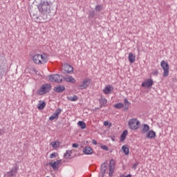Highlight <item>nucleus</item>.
<instances>
[{"label":"nucleus","instance_id":"39448f33","mask_svg":"<svg viewBox=\"0 0 177 177\" xmlns=\"http://www.w3.org/2000/svg\"><path fill=\"white\" fill-rule=\"evenodd\" d=\"M48 78L49 81H50L51 82L60 83L62 82V81H63V76L59 74L50 75Z\"/></svg>","mask_w":177,"mask_h":177},{"label":"nucleus","instance_id":"473e14b6","mask_svg":"<svg viewBox=\"0 0 177 177\" xmlns=\"http://www.w3.org/2000/svg\"><path fill=\"white\" fill-rule=\"evenodd\" d=\"M103 10V6L102 5H97L95 6V10L100 12V10Z\"/></svg>","mask_w":177,"mask_h":177},{"label":"nucleus","instance_id":"ddd939ff","mask_svg":"<svg viewBox=\"0 0 177 177\" xmlns=\"http://www.w3.org/2000/svg\"><path fill=\"white\" fill-rule=\"evenodd\" d=\"M153 86V80L148 79L147 81L142 82V86L143 88H151Z\"/></svg>","mask_w":177,"mask_h":177},{"label":"nucleus","instance_id":"2f4dec72","mask_svg":"<svg viewBox=\"0 0 177 177\" xmlns=\"http://www.w3.org/2000/svg\"><path fill=\"white\" fill-rule=\"evenodd\" d=\"M104 127H109V128H111V122H109V121H104Z\"/></svg>","mask_w":177,"mask_h":177},{"label":"nucleus","instance_id":"9d476101","mask_svg":"<svg viewBox=\"0 0 177 177\" xmlns=\"http://www.w3.org/2000/svg\"><path fill=\"white\" fill-rule=\"evenodd\" d=\"M48 164L50 167H52L53 169H54L55 171H57L59 169V167L60 166V164H62V160L50 162Z\"/></svg>","mask_w":177,"mask_h":177},{"label":"nucleus","instance_id":"20e7f679","mask_svg":"<svg viewBox=\"0 0 177 177\" xmlns=\"http://www.w3.org/2000/svg\"><path fill=\"white\" fill-rule=\"evenodd\" d=\"M160 66L163 70V77H168L169 75V65L167 62L162 60L160 62Z\"/></svg>","mask_w":177,"mask_h":177},{"label":"nucleus","instance_id":"7ed1b4c3","mask_svg":"<svg viewBox=\"0 0 177 177\" xmlns=\"http://www.w3.org/2000/svg\"><path fill=\"white\" fill-rule=\"evenodd\" d=\"M128 125L131 131H137L140 128V121L136 118H132L129 120Z\"/></svg>","mask_w":177,"mask_h":177},{"label":"nucleus","instance_id":"4468645a","mask_svg":"<svg viewBox=\"0 0 177 177\" xmlns=\"http://www.w3.org/2000/svg\"><path fill=\"white\" fill-rule=\"evenodd\" d=\"M150 131V126L149 124H144L142 125L140 132L142 134L147 133Z\"/></svg>","mask_w":177,"mask_h":177},{"label":"nucleus","instance_id":"c756f323","mask_svg":"<svg viewBox=\"0 0 177 177\" xmlns=\"http://www.w3.org/2000/svg\"><path fill=\"white\" fill-rule=\"evenodd\" d=\"M3 74H5V69H3L2 65H0V78H2Z\"/></svg>","mask_w":177,"mask_h":177},{"label":"nucleus","instance_id":"412c9836","mask_svg":"<svg viewBox=\"0 0 177 177\" xmlns=\"http://www.w3.org/2000/svg\"><path fill=\"white\" fill-rule=\"evenodd\" d=\"M46 106V103L44 101H39V104H37V109L39 110H44Z\"/></svg>","mask_w":177,"mask_h":177},{"label":"nucleus","instance_id":"f257e3e1","mask_svg":"<svg viewBox=\"0 0 177 177\" xmlns=\"http://www.w3.org/2000/svg\"><path fill=\"white\" fill-rule=\"evenodd\" d=\"M32 60L35 64H45L48 62V55L45 53L35 54L32 56Z\"/></svg>","mask_w":177,"mask_h":177},{"label":"nucleus","instance_id":"393cba45","mask_svg":"<svg viewBox=\"0 0 177 177\" xmlns=\"http://www.w3.org/2000/svg\"><path fill=\"white\" fill-rule=\"evenodd\" d=\"M122 150H123V153H124L125 156H129V147L127 145H123L122 147Z\"/></svg>","mask_w":177,"mask_h":177},{"label":"nucleus","instance_id":"5701e85b","mask_svg":"<svg viewBox=\"0 0 177 177\" xmlns=\"http://www.w3.org/2000/svg\"><path fill=\"white\" fill-rule=\"evenodd\" d=\"M128 135V130H124L120 136V142H124L127 139V136Z\"/></svg>","mask_w":177,"mask_h":177},{"label":"nucleus","instance_id":"4be33fe9","mask_svg":"<svg viewBox=\"0 0 177 177\" xmlns=\"http://www.w3.org/2000/svg\"><path fill=\"white\" fill-rule=\"evenodd\" d=\"M64 89H66L64 86H57L54 88V91L55 92H57L58 93H60L63 92V91H64Z\"/></svg>","mask_w":177,"mask_h":177},{"label":"nucleus","instance_id":"f704fd0d","mask_svg":"<svg viewBox=\"0 0 177 177\" xmlns=\"http://www.w3.org/2000/svg\"><path fill=\"white\" fill-rule=\"evenodd\" d=\"M101 149H102V150H109V147H107L106 145L101 146Z\"/></svg>","mask_w":177,"mask_h":177},{"label":"nucleus","instance_id":"6ab92c4d","mask_svg":"<svg viewBox=\"0 0 177 177\" xmlns=\"http://www.w3.org/2000/svg\"><path fill=\"white\" fill-rule=\"evenodd\" d=\"M64 70L66 73H73V71H74V68H73V66H71V65L66 64L64 66Z\"/></svg>","mask_w":177,"mask_h":177},{"label":"nucleus","instance_id":"a878e982","mask_svg":"<svg viewBox=\"0 0 177 177\" xmlns=\"http://www.w3.org/2000/svg\"><path fill=\"white\" fill-rule=\"evenodd\" d=\"M50 146H52V147L53 149H58V147L60 146V142L59 141H54L50 142Z\"/></svg>","mask_w":177,"mask_h":177},{"label":"nucleus","instance_id":"c85d7f7f","mask_svg":"<svg viewBox=\"0 0 177 177\" xmlns=\"http://www.w3.org/2000/svg\"><path fill=\"white\" fill-rule=\"evenodd\" d=\"M123 106H124V104L122 103H118L113 105V107L115 109H122Z\"/></svg>","mask_w":177,"mask_h":177},{"label":"nucleus","instance_id":"ea45409f","mask_svg":"<svg viewBox=\"0 0 177 177\" xmlns=\"http://www.w3.org/2000/svg\"><path fill=\"white\" fill-rule=\"evenodd\" d=\"M132 176H131V174H129V175H127V176H124V177H131Z\"/></svg>","mask_w":177,"mask_h":177},{"label":"nucleus","instance_id":"e433bc0d","mask_svg":"<svg viewBox=\"0 0 177 177\" xmlns=\"http://www.w3.org/2000/svg\"><path fill=\"white\" fill-rule=\"evenodd\" d=\"M153 75H158V71H155L153 73Z\"/></svg>","mask_w":177,"mask_h":177},{"label":"nucleus","instance_id":"c9c22d12","mask_svg":"<svg viewBox=\"0 0 177 177\" xmlns=\"http://www.w3.org/2000/svg\"><path fill=\"white\" fill-rule=\"evenodd\" d=\"M53 157H56V153H53L50 155V158H53Z\"/></svg>","mask_w":177,"mask_h":177},{"label":"nucleus","instance_id":"4c0bfd02","mask_svg":"<svg viewBox=\"0 0 177 177\" xmlns=\"http://www.w3.org/2000/svg\"><path fill=\"white\" fill-rule=\"evenodd\" d=\"M72 146L73 147H78V144L73 143Z\"/></svg>","mask_w":177,"mask_h":177},{"label":"nucleus","instance_id":"bb28decb","mask_svg":"<svg viewBox=\"0 0 177 177\" xmlns=\"http://www.w3.org/2000/svg\"><path fill=\"white\" fill-rule=\"evenodd\" d=\"M124 110H128L129 106H131V102L128 101V99H124Z\"/></svg>","mask_w":177,"mask_h":177},{"label":"nucleus","instance_id":"72a5a7b5","mask_svg":"<svg viewBox=\"0 0 177 177\" xmlns=\"http://www.w3.org/2000/svg\"><path fill=\"white\" fill-rule=\"evenodd\" d=\"M77 99L78 97H77V95H74L73 97H71L69 100H71V102H75L77 100Z\"/></svg>","mask_w":177,"mask_h":177},{"label":"nucleus","instance_id":"f3484780","mask_svg":"<svg viewBox=\"0 0 177 177\" xmlns=\"http://www.w3.org/2000/svg\"><path fill=\"white\" fill-rule=\"evenodd\" d=\"M64 80L66 82H71V84H75V82H77L75 80V79H74V77H73V76H70V75H66L64 77Z\"/></svg>","mask_w":177,"mask_h":177},{"label":"nucleus","instance_id":"dca6fc26","mask_svg":"<svg viewBox=\"0 0 177 177\" xmlns=\"http://www.w3.org/2000/svg\"><path fill=\"white\" fill-rule=\"evenodd\" d=\"M17 169H19V168L17 167V166H15L11 169L10 171L7 173V176H9V177L15 176L16 174H17Z\"/></svg>","mask_w":177,"mask_h":177},{"label":"nucleus","instance_id":"aec40b11","mask_svg":"<svg viewBox=\"0 0 177 177\" xmlns=\"http://www.w3.org/2000/svg\"><path fill=\"white\" fill-rule=\"evenodd\" d=\"M101 107H104L107 104V100L104 97H101L99 100Z\"/></svg>","mask_w":177,"mask_h":177},{"label":"nucleus","instance_id":"58836bf2","mask_svg":"<svg viewBox=\"0 0 177 177\" xmlns=\"http://www.w3.org/2000/svg\"><path fill=\"white\" fill-rule=\"evenodd\" d=\"M93 144L97 145V142H96V140H93Z\"/></svg>","mask_w":177,"mask_h":177},{"label":"nucleus","instance_id":"a19ab883","mask_svg":"<svg viewBox=\"0 0 177 177\" xmlns=\"http://www.w3.org/2000/svg\"><path fill=\"white\" fill-rule=\"evenodd\" d=\"M133 167H136V165H134V166Z\"/></svg>","mask_w":177,"mask_h":177},{"label":"nucleus","instance_id":"a211bd4d","mask_svg":"<svg viewBox=\"0 0 177 177\" xmlns=\"http://www.w3.org/2000/svg\"><path fill=\"white\" fill-rule=\"evenodd\" d=\"M128 59H129V63H131V64L135 63V62L136 60V55H135V54H133L132 53H129Z\"/></svg>","mask_w":177,"mask_h":177},{"label":"nucleus","instance_id":"79ce46f5","mask_svg":"<svg viewBox=\"0 0 177 177\" xmlns=\"http://www.w3.org/2000/svg\"><path fill=\"white\" fill-rule=\"evenodd\" d=\"M46 177H49V176H46Z\"/></svg>","mask_w":177,"mask_h":177},{"label":"nucleus","instance_id":"6e6552de","mask_svg":"<svg viewBox=\"0 0 177 177\" xmlns=\"http://www.w3.org/2000/svg\"><path fill=\"white\" fill-rule=\"evenodd\" d=\"M90 84H91V80L90 79H85L79 85V88H80V89H86V88H88V86H89Z\"/></svg>","mask_w":177,"mask_h":177},{"label":"nucleus","instance_id":"9b49d317","mask_svg":"<svg viewBox=\"0 0 177 177\" xmlns=\"http://www.w3.org/2000/svg\"><path fill=\"white\" fill-rule=\"evenodd\" d=\"M114 91V87H113V86L111 85H106L104 89L102 90V92L105 94V95H110V93H111V91Z\"/></svg>","mask_w":177,"mask_h":177},{"label":"nucleus","instance_id":"f8f14e48","mask_svg":"<svg viewBox=\"0 0 177 177\" xmlns=\"http://www.w3.org/2000/svg\"><path fill=\"white\" fill-rule=\"evenodd\" d=\"M61 113H62V109H57L55 111V113L49 118L50 121H53V120H56V118H59V115H60Z\"/></svg>","mask_w":177,"mask_h":177},{"label":"nucleus","instance_id":"7c9ffc66","mask_svg":"<svg viewBox=\"0 0 177 177\" xmlns=\"http://www.w3.org/2000/svg\"><path fill=\"white\" fill-rule=\"evenodd\" d=\"M72 153L73 152L71 151H66V153L64 154L65 158H70Z\"/></svg>","mask_w":177,"mask_h":177},{"label":"nucleus","instance_id":"f03ea898","mask_svg":"<svg viewBox=\"0 0 177 177\" xmlns=\"http://www.w3.org/2000/svg\"><path fill=\"white\" fill-rule=\"evenodd\" d=\"M37 8L41 13H46L50 10V4L48 1H43L38 5Z\"/></svg>","mask_w":177,"mask_h":177},{"label":"nucleus","instance_id":"0eeeda50","mask_svg":"<svg viewBox=\"0 0 177 177\" xmlns=\"http://www.w3.org/2000/svg\"><path fill=\"white\" fill-rule=\"evenodd\" d=\"M109 172V167H107V162H104L101 165L100 175L102 177H104L106 174Z\"/></svg>","mask_w":177,"mask_h":177},{"label":"nucleus","instance_id":"b1692460","mask_svg":"<svg viewBox=\"0 0 177 177\" xmlns=\"http://www.w3.org/2000/svg\"><path fill=\"white\" fill-rule=\"evenodd\" d=\"M83 152L84 153V154L89 155V154H92L93 150H92V148H91V147H86L83 149Z\"/></svg>","mask_w":177,"mask_h":177},{"label":"nucleus","instance_id":"423d86ee","mask_svg":"<svg viewBox=\"0 0 177 177\" xmlns=\"http://www.w3.org/2000/svg\"><path fill=\"white\" fill-rule=\"evenodd\" d=\"M51 88H52V86H50V84H46L41 86V87L40 88V89L38 91L39 94L45 95V93H48V92H49V91H50Z\"/></svg>","mask_w":177,"mask_h":177},{"label":"nucleus","instance_id":"1a4fd4ad","mask_svg":"<svg viewBox=\"0 0 177 177\" xmlns=\"http://www.w3.org/2000/svg\"><path fill=\"white\" fill-rule=\"evenodd\" d=\"M115 162L114 160L111 159L109 163V176H113V174H114V168H115Z\"/></svg>","mask_w":177,"mask_h":177},{"label":"nucleus","instance_id":"cd10ccee","mask_svg":"<svg viewBox=\"0 0 177 177\" xmlns=\"http://www.w3.org/2000/svg\"><path fill=\"white\" fill-rule=\"evenodd\" d=\"M77 125H79L82 129H85V128H86V124L82 121H79Z\"/></svg>","mask_w":177,"mask_h":177},{"label":"nucleus","instance_id":"2eb2a0df","mask_svg":"<svg viewBox=\"0 0 177 177\" xmlns=\"http://www.w3.org/2000/svg\"><path fill=\"white\" fill-rule=\"evenodd\" d=\"M156 136V132L153 130H149L146 134V138L147 139H155Z\"/></svg>","mask_w":177,"mask_h":177}]
</instances>
